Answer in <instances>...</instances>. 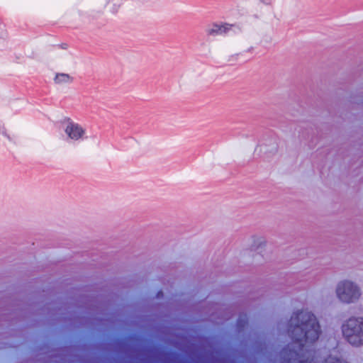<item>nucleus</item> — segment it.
I'll return each mask as SVG.
<instances>
[{
  "label": "nucleus",
  "mask_w": 363,
  "mask_h": 363,
  "mask_svg": "<svg viewBox=\"0 0 363 363\" xmlns=\"http://www.w3.org/2000/svg\"><path fill=\"white\" fill-rule=\"evenodd\" d=\"M286 333L291 338L295 350V363H314L311 350L306 345L315 342L320 333V326L315 315L311 312L298 311L288 320Z\"/></svg>",
  "instance_id": "nucleus-1"
},
{
  "label": "nucleus",
  "mask_w": 363,
  "mask_h": 363,
  "mask_svg": "<svg viewBox=\"0 0 363 363\" xmlns=\"http://www.w3.org/2000/svg\"><path fill=\"white\" fill-rule=\"evenodd\" d=\"M248 324V319L245 313L243 316L240 314L236 320V327L239 330H243Z\"/></svg>",
  "instance_id": "nucleus-6"
},
{
  "label": "nucleus",
  "mask_w": 363,
  "mask_h": 363,
  "mask_svg": "<svg viewBox=\"0 0 363 363\" xmlns=\"http://www.w3.org/2000/svg\"><path fill=\"white\" fill-rule=\"evenodd\" d=\"M361 150L363 153V144L360 145ZM359 158H362V162H363V154L359 156Z\"/></svg>",
  "instance_id": "nucleus-10"
},
{
  "label": "nucleus",
  "mask_w": 363,
  "mask_h": 363,
  "mask_svg": "<svg viewBox=\"0 0 363 363\" xmlns=\"http://www.w3.org/2000/svg\"><path fill=\"white\" fill-rule=\"evenodd\" d=\"M71 79V77L68 74L65 73H59L57 74L55 77V82L57 84L62 83V82H68Z\"/></svg>",
  "instance_id": "nucleus-8"
},
{
  "label": "nucleus",
  "mask_w": 363,
  "mask_h": 363,
  "mask_svg": "<svg viewBox=\"0 0 363 363\" xmlns=\"http://www.w3.org/2000/svg\"><path fill=\"white\" fill-rule=\"evenodd\" d=\"M262 2H264V0H260Z\"/></svg>",
  "instance_id": "nucleus-17"
},
{
  "label": "nucleus",
  "mask_w": 363,
  "mask_h": 363,
  "mask_svg": "<svg viewBox=\"0 0 363 363\" xmlns=\"http://www.w3.org/2000/svg\"><path fill=\"white\" fill-rule=\"evenodd\" d=\"M67 122L65 133L72 140L79 139L84 133V130L78 123H74L69 118H67Z\"/></svg>",
  "instance_id": "nucleus-4"
},
{
  "label": "nucleus",
  "mask_w": 363,
  "mask_h": 363,
  "mask_svg": "<svg viewBox=\"0 0 363 363\" xmlns=\"http://www.w3.org/2000/svg\"><path fill=\"white\" fill-rule=\"evenodd\" d=\"M2 134H3L4 135H5L7 138L10 139L9 135H7V133H6V132H3V133H2Z\"/></svg>",
  "instance_id": "nucleus-13"
},
{
  "label": "nucleus",
  "mask_w": 363,
  "mask_h": 363,
  "mask_svg": "<svg viewBox=\"0 0 363 363\" xmlns=\"http://www.w3.org/2000/svg\"><path fill=\"white\" fill-rule=\"evenodd\" d=\"M156 296H157V297L158 298H160L162 297V296H163V292H162V291L161 289H160V290H159V291H157V295H156Z\"/></svg>",
  "instance_id": "nucleus-9"
},
{
  "label": "nucleus",
  "mask_w": 363,
  "mask_h": 363,
  "mask_svg": "<svg viewBox=\"0 0 363 363\" xmlns=\"http://www.w3.org/2000/svg\"><path fill=\"white\" fill-rule=\"evenodd\" d=\"M345 340L354 347L363 345V316L351 315L340 326Z\"/></svg>",
  "instance_id": "nucleus-2"
},
{
  "label": "nucleus",
  "mask_w": 363,
  "mask_h": 363,
  "mask_svg": "<svg viewBox=\"0 0 363 363\" xmlns=\"http://www.w3.org/2000/svg\"><path fill=\"white\" fill-rule=\"evenodd\" d=\"M2 344L6 345V342H2ZM2 347H5V345H4Z\"/></svg>",
  "instance_id": "nucleus-15"
},
{
  "label": "nucleus",
  "mask_w": 363,
  "mask_h": 363,
  "mask_svg": "<svg viewBox=\"0 0 363 363\" xmlns=\"http://www.w3.org/2000/svg\"><path fill=\"white\" fill-rule=\"evenodd\" d=\"M336 294L341 302L349 304L359 298L361 290L354 281L346 279L337 284Z\"/></svg>",
  "instance_id": "nucleus-3"
},
{
  "label": "nucleus",
  "mask_w": 363,
  "mask_h": 363,
  "mask_svg": "<svg viewBox=\"0 0 363 363\" xmlns=\"http://www.w3.org/2000/svg\"><path fill=\"white\" fill-rule=\"evenodd\" d=\"M60 47L62 48V49H67V45L66 43H62V45H60Z\"/></svg>",
  "instance_id": "nucleus-12"
},
{
  "label": "nucleus",
  "mask_w": 363,
  "mask_h": 363,
  "mask_svg": "<svg viewBox=\"0 0 363 363\" xmlns=\"http://www.w3.org/2000/svg\"><path fill=\"white\" fill-rule=\"evenodd\" d=\"M44 306H42L40 309L43 310Z\"/></svg>",
  "instance_id": "nucleus-16"
},
{
  "label": "nucleus",
  "mask_w": 363,
  "mask_h": 363,
  "mask_svg": "<svg viewBox=\"0 0 363 363\" xmlns=\"http://www.w3.org/2000/svg\"><path fill=\"white\" fill-rule=\"evenodd\" d=\"M306 249H300L299 251H305Z\"/></svg>",
  "instance_id": "nucleus-14"
},
{
  "label": "nucleus",
  "mask_w": 363,
  "mask_h": 363,
  "mask_svg": "<svg viewBox=\"0 0 363 363\" xmlns=\"http://www.w3.org/2000/svg\"><path fill=\"white\" fill-rule=\"evenodd\" d=\"M362 182H363V179H362Z\"/></svg>",
  "instance_id": "nucleus-18"
},
{
  "label": "nucleus",
  "mask_w": 363,
  "mask_h": 363,
  "mask_svg": "<svg viewBox=\"0 0 363 363\" xmlns=\"http://www.w3.org/2000/svg\"><path fill=\"white\" fill-rule=\"evenodd\" d=\"M354 103L357 104H361L362 105L363 104V98L357 101H354Z\"/></svg>",
  "instance_id": "nucleus-11"
},
{
  "label": "nucleus",
  "mask_w": 363,
  "mask_h": 363,
  "mask_svg": "<svg viewBox=\"0 0 363 363\" xmlns=\"http://www.w3.org/2000/svg\"><path fill=\"white\" fill-rule=\"evenodd\" d=\"M232 25L228 23L218 24L213 23L211 28L206 30L208 35H218L227 33L231 29Z\"/></svg>",
  "instance_id": "nucleus-5"
},
{
  "label": "nucleus",
  "mask_w": 363,
  "mask_h": 363,
  "mask_svg": "<svg viewBox=\"0 0 363 363\" xmlns=\"http://www.w3.org/2000/svg\"><path fill=\"white\" fill-rule=\"evenodd\" d=\"M266 243L267 242L265 240L257 242V240H255L254 242L251 245L250 247V250L251 252H257L258 254H261L262 251L259 250V249H262L263 247H264L266 246Z\"/></svg>",
  "instance_id": "nucleus-7"
}]
</instances>
